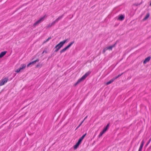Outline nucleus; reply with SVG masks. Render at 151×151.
Wrapping results in <instances>:
<instances>
[{
    "instance_id": "nucleus-1",
    "label": "nucleus",
    "mask_w": 151,
    "mask_h": 151,
    "mask_svg": "<svg viewBox=\"0 0 151 151\" xmlns=\"http://www.w3.org/2000/svg\"><path fill=\"white\" fill-rule=\"evenodd\" d=\"M91 72L89 71L86 73L81 78L79 79L74 84L75 86H76L79 83H80L82 81L84 80L85 78L90 74Z\"/></svg>"
},
{
    "instance_id": "nucleus-2",
    "label": "nucleus",
    "mask_w": 151,
    "mask_h": 151,
    "mask_svg": "<svg viewBox=\"0 0 151 151\" xmlns=\"http://www.w3.org/2000/svg\"><path fill=\"white\" fill-rule=\"evenodd\" d=\"M63 46V45L60 42V43L56 45L54 47V49H55V50L54 51V52H58Z\"/></svg>"
},
{
    "instance_id": "nucleus-3",
    "label": "nucleus",
    "mask_w": 151,
    "mask_h": 151,
    "mask_svg": "<svg viewBox=\"0 0 151 151\" xmlns=\"http://www.w3.org/2000/svg\"><path fill=\"white\" fill-rule=\"evenodd\" d=\"M8 79L7 78H5L2 79L0 81V86L4 85L5 83H6Z\"/></svg>"
},
{
    "instance_id": "nucleus-4",
    "label": "nucleus",
    "mask_w": 151,
    "mask_h": 151,
    "mask_svg": "<svg viewBox=\"0 0 151 151\" xmlns=\"http://www.w3.org/2000/svg\"><path fill=\"white\" fill-rule=\"evenodd\" d=\"M21 67L17 69L15 71L17 73H19L20 71L21 70L24 68L26 67V65L25 64H23L21 65Z\"/></svg>"
},
{
    "instance_id": "nucleus-5",
    "label": "nucleus",
    "mask_w": 151,
    "mask_h": 151,
    "mask_svg": "<svg viewBox=\"0 0 151 151\" xmlns=\"http://www.w3.org/2000/svg\"><path fill=\"white\" fill-rule=\"evenodd\" d=\"M112 48V46L111 45L108 47H106L103 49L102 52L103 53H104L106 51L108 50H111Z\"/></svg>"
},
{
    "instance_id": "nucleus-6",
    "label": "nucleus",
    "mask_w": 151,
    "mask_h": 151,
    "mask_svg": "<svg viewBox=\"0 0 151 151\" xmlns=\"http://www.w3.org/2000/svg\"><path fill=\"white\" fill-rule=\"evenodd\" d=\"M124 16L122 14H121L119 16L117 20L122 21L124 20Z\"/></svg>"
},
{
    "instance_id": "nucleus-7",
    "label": "nucleus",
    "mask_w": 151,
    "mask_h": 151,
    "mask_svg": "<svg viewBox=\"0 0 151 151\" xmlns=\"http://www.w3.org/2000/svg\"><path fill=\"white\" fill-rule=\"evenodd\" d=\"M151 58V57L150 56H149L146 58L143 61V63L144 64H146L147 63L149 62V61L150 60V59Z\"/></svg>"
},
{
    "instance_id": "nucleus-8",
    "label": "nucleus",
    "mask_w": 151,
    "mask_h": 151,
    "mask_svg": "<svg viewBox=\"0 0 151 151\" xmlns=\"http://www.w3.org/2000/svg\"><path fill=\"white\" fill-rule=\"evenodd\" d=\"M7 52L6 51H4L3 52H2L0 53V58H2L4 55H5L6 53Z\"/></svg>"
},
{
    "instance_id": "nucleus-9",
    "label": "nucleus",
    "mask_w": 151,
    "mask_h": 151,
    "mask_svg": "<svg viewBox=\"0 0 151 151\" xmlns=\"http://www.w3.org/2000/svg\"><path fill=\"white\" fill-rule=\"evenodd\" d=\"M63 16H64V14H63L62 15L59 16L58 18H57L54 21L55 22V23H56V22H58V21L60 19H61L62 18V17H63Z\"/></svg>"
},
{
    "instance_id": "nucleus-10",
    "label": "nucleus",
    "mask_w": 151,
    "mask_h": 151,
    "mask_svg": "<svg viewBox=\"0 0 151 151\" xmlns=\"http://www.w3.org/2000/svg\"><path fill=\"white\" fill-rule=\"evenodd\" d=\"M45 15L41 18L39 20H37V21L39 24L40 23L42 22L43 21L45 18Z\"/></svg>"
},
{
    "instance_id": "nucleus-11",
    "label": "nucleus",
    "mask_w": 151,
    "mask_h": 151,
    "mask_svg": "<svg viewBox=\"0 0 151 151\" xmlns=\"http://www.w3.org/2000/svg\"><path fill=\"white\" fill-rule=\"evenodd\" d=\"M110 123H108L106 126L104 128V129H103V130L104 131V132H106L107 130L108 129L109 125Z\"/></svg>"
},
{
    "instance_id": "nucleus-12",
    "label": "nucleus",
    "mask_w": 151,
    "mask_h": 151,
    "mask_svg": "<svg viewBox=\"0 0 151 151\" xmlns=\"http://www.w3.org/2000/svg\"><path fill=\"white\" fill-rule=\"evenodd\" d=\"M86 133L85 134H83L78 140L80 141H81V142L82 140L84 138L85 136L86 135Z\"/></svg>"
},
{
    "instance_id": "nucleus-13",
    "label": "nucleus",
    "mask_w": 151,
    "mask_h": 151,
    "mask_svg": "<svg viewBox=\"0 0 151 151\" xmlns=\"http://www.w3.org/2000/svg\"><path fill=\"white\" fill-rule=\"evenodd\" d=\"M74 42V41H73L70 43L67 46H66L67 48L68 49L69 48Z\"/></svg>"
},
{
    "instance_id": "nucleus-14",
    "label": "nucleus",
    "mask_w": 151,
    "mask_h": 151,
    "mask_svg": "<svg viewBox=\"0 0 151 151\" xmlns=\"http://www.w3.org/2000/svg\"><path fill=\"white\" fill-rule=\"evenodd\" d=\"M150 16V14L149 13H147L145 18H144L143 19V21L145 20H146Z\"/></svg>"
},
{
    "instance_id": "nucleus-15",
    "label": "nucleus",
    "mask_w": 151,
    "mask_h": 151,
    "mask_svg": "<svg viewBox=\"0 0 151 151\" xmlns=\"http://www.w3.org/2000/svg\"><path fill=\"white\" fill-rule=\"evenodd\" d=\"M68 49L66 47L62 49L60 51V53L61 54V53H62L63 52H65Z\"/></svg>"
},
{
    "instance_id": "nucleus-16",
    "label": "nucleus",
    "mask_w": 151,
    "mask_h": 151,
    "mask_svg": "<svg viewBox=\"0 0 151 151\" xmlns=\"http://www.w3.org/2000/svg\"><path fill=\"white\" fill-rule=\"evenodd\" d=\"M114 81L113 78H112L109 81L107 82L106 83V85H108L109 84L111 83Z\"/></svg>"
},
{
    "instance_id": "nucleus-17",
    "label": "nucleus",
    "mask_w": 151,
    "mask_h": 151,
    "mask_svg": "<svg viewBox=\"0 0 151 151\" xmlns=\"http://www.w3.org/2000/svg\"><path fill=\"white\" fill-rule=\"evenodd\" d=\"M69 40V39H67L64 40L60 42L63 45L65 44V43L67 42L68 40Z\"/></svg>"
},
{
    "instance_id": "nucleus-18",
    "label": "nucleus",
    "mask_w": 151,
    "mask_h": 151,
    "mask_svg": "<svg viewBox=\"0 0 151 151\" xmlns=\"http://www.w3.org/2000/svg\"><path fill=\"white\" fill-rule=\"evenodd\" d=\"M56 23L54 21L51 24H49L48 26V27H51L52 26L54 25Z\"/></svg>"
},
{
    "instance_id": "nucleus-19",
    "label": "nucleus",
    "mask_w": 151,
    "mask_h": 151,
    "mask_svg": "<svg viewBox=\"0 0 151 151\" xmlns=\"http://www.w3.org/2000/svg\"><path fill=\"white\" fill-rule=\"evenodd\" d=\"M105 132H104V131L103 130L99 134V137L100 138V137H101L102 135L104 133H105Z\"/></svg>"
},
{
    "instance_id": "nucleus-20",
    "label": "nucleus",
    "mask_w": 151,
    "mask_h": 151,
    "mask_svg": "<svg viewBox=\"0 0 151 151\" xmlns=\"http://www.w3.org/2000/svg\"><path fill=\"white\" fill-rule=\"evenodd\" d=\"M42 66V64H40V63H39L37 65H36V68H41Z\"/></svg>"
},
{
    "instance_id": "nucleus-21",
    "label": "nucleus",
    "mask_w": 151,
    "mask_h": 151,
    "mask_svg": "<svg viewBox=\"0 0 151 151\" xmlns=\"http://www.w3.org/2000/svg\"><path fill=\"white\" fill-rule=\"evenodd\" d=\"M34 64L35 63L33 62V61L32 62H30V63H29L28 65H27V67H28L29 66L31 65V64Z\"/></svg>"
},
{
    "instance_id": "nucleus-22",
    "label": "nucleus",
    "mask_w": 151,
    "mask_h": 151,
    "mask_svg": "<svg viewBox=\"0 0 151 151\" xmlns=\"http://www.w3.org/2000/svg\"><path fill=\"white\" fill-rule=\"evenodd\" d=\"M142 1L140 3H139V4H136V3H135V4H134V5H135V6H137L138 5H140V4H142Z\"/></svg>"
},
{
    "instance_id": "nucleus-23",
    "label": "nucleus",
    "mask_w": 151,
    "mask_h": 151,
    "mask_svg": "<svg viewBox=\"0 0 151 151\" xmlns=\"http://www.w3.org/2000/svg\"><path fill=\"white\" fill-rule=\"evenodd\" d=\"M78 145L76 144V145L73 146V148L74 149H76L78 147Z\"/></svg>"
},
{
    "instance_id": "nucleus-24",
    "label": "nucleus",
    "mask_w": 151,
    "mask_h": 151,
    "mask_svg": "<svg viewBox=\"0 0 151 151\" xmlns=\"http://www.w3.org/2000/svg\"><path fill=\"white\" fill-rule=\"evenodd\" d=\"M51 37H49L46 41H44L43 42V43H44L45 42H47L50 39H51Z\"/></svg>"
},
{
    "instance_id": "nucleus-25",
    "label": "nucleus",
    "mask_w": 151,
    "mask_h": 151,
    "mask_svg": "<svg viewBox=\"0 0 151 151\" xmlns=\"http://www.w3.org/2000/svg\"><path fill=\"white\" fill-rule=\"evenodd\" d=\"M151 139L150 138L149 140L148 141V142L147 143V144L146 145H145V146L146 147H147L148 145L149 144V143L150 142V141H151Z\"/></svg>"
},
{
    "instance_id": "nucleus-26",
    "label": "nucleus",
    "mask_w": 151,
    "mask_h": 151,
    "mask_svg": "<svg viewBox=\"0 0 151 151\" xmlns=\"http://www.w3.org/2000/svg\"><path fill=\"white\" fill-rule=\"evenodd\" d=\"M144 143V140H143L140 146L143 147V146Z\"/></svg>"
},
{
    "instance_id": "nucleus-27",
    "label": "nucleus",
    "mask_w": 151,
    "mask_h": 151,
    "mask_svg": "<svg viewBox=\"0 0 151 151\" xmlns=\"http://www.w3.org/2000/svg\"><path fill=\"white\" fill-rule=\"evenodd\" d=\"M144 143V140H143L140 146L143 147V146Z\"/></svg>"
},
{
    "instance_id": "nucleus-28",
    "label": "nucleus",
    "mask_w": 151,
    "mask_h": 151,
    "mask_svg": "<svg viewBox=\"0 0 151 151\" xmlns=\"http://www.w3.org/2000/svg\"><path fill=\"white\" fill-rule=\"evenodd\" d=\"M47 49L46 48H45L44 49V50L43 51V52L42 53V54H43L44 52H45L46 53H47Z\"/></svg>"
},
{
    "instance_id": "nucleus-29",
    "label": "nucleus",
    "mask_w": 151,
    "mask_h": 151,
    "mask_svg": "<svg viewBox=\"0 0 151 151\" xmlns=\"http://www.w3.org/2000/svg\"><path fill=\"white\" fill-rule=\"evenodd\" d=\"M40 60L39 59H37L36 60L33 61V62L35 64L36 62H38Z\"/></svg>"
},
{
    "instance_id": "nucleus-30",
    "label": "nucleus",
    "mask_w": 151,
    "mask_h": 151,
    "mask_svg": "<svg viewBox=\"0 0 151 151\" xmlns=\"http://www.w3.org/2000/svg\"><path fill=\"white\" fill-rule=\"evenodd\" d=\"M81 141H79V140H78V142H77L76 144H77L78 146L80 145V144L81 143Z\"/></svg>"
},
{
    "instance_id": "nucleus-31",
    "label": "nucleus",
    "mask_w": 151,
    "mask_h": 151,
    "mask_svg": "<svg viewBox=\"0 0 151 151\" xmlns=\"http://www.w3.org/2000/svg\"><path fill=\"white\" fill-rule=\"evenodd\" d=\"M81 141H79V140H78V142H77L76 144H77L78 146L80 145V144L81 143Z\"/></svg>"
},
{
    "instance_id": "nucleus-32",
    "label": "nucleus",
    "mask_w": 151,
    "mask_h": 151,
    "mask_svg": "<svg viewBox=\"0 0 151 151\" xmlns=\"http://www.w3.org/2000/svg\"><path fill=\"white\" fill-rule=\"evenodd\" d=\"M39 23L37 22V21L36 22H35L33 24V26L34 27H35L37 24H38Z\"/></svg>"
},
{
    "instance_id": "nucleus-33",
    "label": "nucleus",
    "mask_w": 151,
    "mask_h": 151,
    "mask_svg": "<svg viewBox=\"0 0 151 151\" xmlns=\"http://www.w3.org/2000/svg\"><path fill=\"white\" fill-rule=\"evenodd\" d=\"M142 147H142L140 146V147H139V149L138 151H142Z\"/></svg>"
},
{
    "instance_id": "nucleus-34",
    "label": "nucleus",
    "mask_w": 151,
    "mask_h": 151,
    "mask_svg": "<svg viewBox=\"0 0 151 151\" xmlns=\"http://www.w3.org/2000/svg\"><path fill=\"white\" fill-rule=\"evenodd\" d=\"M116 43H117V42H115V43L114 45H112L111 46H112V47H114L116 45Z\"/></svg>"
},
{
    "instance_id": "nucleus-35",
    "label": "nucleus",
    "mask_w": 151,
    "mask_h": 151,
    "mask_svg": "<svg viewBox=\"0 0 151 151\" xmlns=\"http://www.w3.org/2000/svg\"><path fill=\"white\" fill-rule=\"evenodd\" d=\"M124 73H122L121 74H119V75H118L117 76V77H118V78L120 76H122L123 74Z\"/></svg>"
},
{
    "instance_id": "nucleus-36",
    "label": "nucleus",
    "mask_w": 151,
    "mask_h": 151,
    "mask_svg": "<svg viewBox=\"0 0 151 151\" xmlns=\"http://www.w3.org/2000/svg\"><path fill=\"white\" fill-rule=\"evenodd\" d=\"M118 78V77H117V76H116V77L113 78V79L114 80L115 79L117 78Z\"/></svg>"
},
{
    "instance_id": "nucleus-37",
    "label": "nucleus",
    "mask_w": 151,
    "mask_h": 151,
    "mask_svg": "<svg viewBox=\"0 0 151 151\" xmlns=\"http://www.w3.org/2000/svg\"><path fill=\"white\" fill-rule=\"evenodd\" d=\"M81 125V124H80L76 128V130Z\"/></svg>"
},
{
    "instance_id": "nucleus-38",
    "label": "nucleus",
    "mask_w": 151,
    "mask_h": 151,
    "mask_svg": "<svg viewBox=\"0 0 151 151\" xmlns=\"http://www.w3.org/2000/svg\"><path fill=\"white\" fill-rule=\"evenodd\" d=\"M84 120L83 119V120L82 121V122H81V123L80 124H82V123L83 122V121H84Z\"/></svg>"
},
{
    "instance_id": "nucleus-39",
    "label": "nucleus",
    "mask_w": 151,
    "mask_h": 151,
    "mask_svg": "<svg viewBox=\"0 0 151 151\" xmlns=\"http://www.w3.org/2000/svg\"><path fill=\"white\" fill-rule=\"evenodd\" d=\"M52 54L51 56L50 57H49V58H48V59L50 58V57H52Z\"/></svg>"
},
{
    "instance_id": "nucleus-40",
    "label": "nucleus",
    "mask_w": 151,
    "mask_h": 151,
    "mask_svg": "<svg viewBox=\"0 0 151 151\" xmlns=\"http://www.w3.org/2000/svg\"><path fill=\"white\" fill-rule=\"evenodd\" d=\"M87 116L84 119V120H85L86 119V118H87Z\"/></svg>"
},
{
    "instance_id": "nucleus-41",
    "label": "nucleus",
    "mask_w": 151,
    "mask_h": 151,
    "mask_svg": "<svg viewBox=\"0 0 151 151\" xmlns=\"http://www.w3.org/2000/svg\"><path fill=\"white\" fill-rule=\"evenodd\" d=\"M34 58H33L32 59V60H33L34 59Z\"/></svg>"
}]
</instances>
